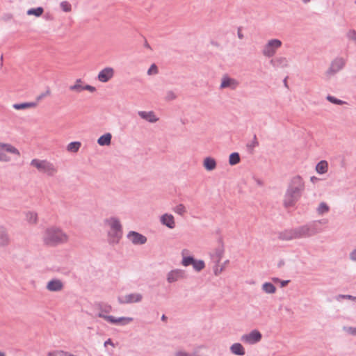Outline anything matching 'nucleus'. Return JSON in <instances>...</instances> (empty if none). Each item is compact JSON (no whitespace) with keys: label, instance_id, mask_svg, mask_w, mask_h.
Masks as SVG:
<instances>
[{"label":"nucleus","instance_id":"nucleus-60","mask_svg":"<svg viewBox=\"0 0 356 356\" xmlns=\"http://www.w3.org/2000/svg\"><path fill=\"white\" fill-rule=\"evenodd\" d=\"M284 265V261L283 260H280L277 264L278 267L280 268L282 267V266Z\"/></svg>","mask_w":356,"mask_h":356},{"label":"nucleus","instance_id":"nucleus-33","mask_svg":"<svg viewBox=\"0 0 356 356\" xmlns=\"http://www.w3.org/2000/svg\"><path fill=\"white\" fill-rule=\"evenodd\" d=\"M262 289L266 293H274L276 291L275 286L270 282H265L262 285Z\"/></svg>","mask_w":356,"mask_h":356},{"label":"nucleus","instance_id":"nucleus-11","mask_svg":"<svg viewBox=\"0 0 356 356\" xmlns=\"http://www.w3.org/2000/svg\"><path fill=\"white\" fill-rule=\"evenodd\" d=\"M186 278V274L184 270L181 269H175L170 271L167 275V281L169 283H172L178 281L179 280H182Z\"/></svg>","mask_w":356,"mask_h":356},{"label":"nucleus","instance_id":"nucleus-43","mask_svg":"<svg viewBox=\"0 0 356 356\" xmlns=\"http://www.w3.org/2000/svg\"><path fill=\"white\" fill-rule=\"evenodd\" d=\"M259 145V142L257 141V136L254 134L253 136L252 141L247 145V147L250 149H253L255 147Z\"/></svg>","mask_w":356,"mask_h":356},{"label":"nucleus","instance_id":"nucleus-32","mask_svg":"<svg viewBox=\"0 0 356 356\" xmlns=\"http://www.w3.org/2000/svg\"><path fill=\"white\" fill-rule=\"evenodd\" d=\"M241 161L240 155L238 152H233L229 156V163L231 165L238 164Z\"/></svg>","mask_w":356,"mask_h":356},{"label":"nucleus","instance_id":"nucleus-38","mask_svg":"<svg viewBox=\"0 0 356 356\" xmlns=\"http://www.w3.org/2000/svg\"><path fill=\"white\" fill-rule=\"evenodd\" d=\"M326 99L330 102L337 104V105H343V104H346L345 102H343L341 99H337L336 97L331 96L330 95L327 96Z\"/></svg>","mask_w":356,"mask_h":356},{"label":"nucleus","instance_id":"nucleus-10","mask_svg":"<svg viewBox=\"0 0 356 356\" xmlns=\"http://www.w3.org/2000/svg\"><path fill=\"white\" fill-rule=\"evenodd\" d=\"M127 238L134 245H143L147 241L145 236L135 231H130L127 234Z\"/></svg>","mask_w":356,"mask_h":356},{"label":"nucleus","instance_id":"nucleus-39","mask_svg":"<svg viewBox=\"0 0 356 356\" xmlns=\"http://www.w3.org/2000/svg\"><path fill=\"white\" fill-rule=\"evenodd\" d=\"M26 220L30 223H36L37 222V213L34 212H28L26 213Z\"/></svg>","mask_w":356,"mask_h":356},{"label":"nucleus","instance_id":"nucleus-27","mask_svg":"<svg viewBox=\"0 0 356 356\" xmlns=\"http://www.w3.org/2000/svg\"><path fill=\"white\" fill-rule=\"evenodd\" d=\"M327 169H328V163L325 160L321 161L316 165V172L321 175L325 174V172H327Z\"/></svg>","mask_w":356,"mask_h":356},{"label":"nucleus","instance_id":"nucleus-56","mask_svg":"<svg viewBox=\"0 0 356 356\" xmlns=\"http://www.w3.org/2000/svg\"><path fill=\"white\" fill-rule=\"evenodd\" d=\"M57 356H65V351L63 350H56Z\"/></svg>","mask_w":356,"mask_h":356},{"label":"nucleus","instance_id":"nucleus-30","mask_svg":"<svg viewBox=\"0 0 356 356\" xmlns=\"http://www.w3.org/2000/svg\"><path fill=\"white\" fill-rule=\"evenodd\" d=\"M82 80L81 79H78L76 80L75 84L70 86V90L72 91H74L76 92H81L83 90V86H82Z\"/></svg>","mask_w":356,"mask_h":356},{"label":"nucleus","instance_id":"nucleus-57","mask_svg":"<svg viewBox=\"0 0 356 356\" xmlns=\"http://www.w3.org/2000/svg\"><path fill=\"white\" fill-rule=\"evenodd\" d=\"M310 180L312 182L315 183L316 181L319 180V179L313 176L310 178Z\"/></svg>","mask_w":356,"mask_h":356},{"label":"nucleus","instance_id":"nucleus-21","mask_svg":"<svg viewBox=\"0 0 356 356\" xmlns=\"http://www.w3.org/2000/svg\"><path fill=\"white\" fill-rule=\"evenodd\" d=\"M108 236V243L110 244H118L122 236V232L109 231Z\"/></svg>","mask_w":356,"mask_h":356},{"label":"nucleus","instance_id":"nucleus-58","mask_svg":"<svg viewBox=\"0 0 356 356\" xmlns=\"http://www.w3.org/2000/svg\"><path fill=\"white\" fill-rule=\"evenodd\" d=\"M255 181L259 186H263V181L259 179H255Z\"/></svg>","mask_w":356,"mask_h":356},{"label":"nucleus","instance_id":"nucleus-44","mask_svg":"<svg viewBox=\"0 0 356 356\" xmlns=\"http://www.w3.org/2000/svg\"><path fill=\"white\" fill-rule=\"evenodd\" d=\"M337 300H340L341 299H348V300H356V297L353 296L351 295H343L339 294L336 297Z\"/></svg>","mask_w":356,"mask_h":356},{"label":"nucleus","instance_id":"nucleus-61","mask_svg":"<svg viewBox=\"0 0 356 356\" xmlns=\"http://www.w3.org/2000/svg\"><path fill=\"white\" fill-rule=\"evenodd\" d=\"M316 222H317L318 225V224L325 223V220H321L316 221Z\"/></svg>","mask_w":356,"mask_h":356},{"label":"nucleus","instance_id":"nucleus-26","mask_svg":"<svg viewBox=\"0 0 356 356\" xmlns=\"http://www.w3.org/2000/svg\"><path fill=\"white\" fill-rule=\"evenodd\" d=\"M111 138L112 135L110 133H106L98 138L97 143L101 146L109 145L111 143Z\"/></svg>","mask_w":356,"mask_h":356},{"label":"nucleus","instance_id":"nucleus-25","mask_svg":"<svg viewBox=\"0 0 356 356\" xmlns=\"http://www.w3.org/2000/svg\"><path fill=\"white\" fill-rule=\"evenodd\" d=\"M224 251L225 250H224V247H223L222 244H221V245H220L219 247L216 248L215 253L213 254V255H212V259L216 264H219V263L223 256Z\"/></svg>","mask_w":356,"mask_h":356},{"label":"nucleus","instance_id":"nucleus-35","mask_svg":"<svg viewBox=\"0 0 356 356\" xmlns=\"http://www.w3.org/2000/svg\"><path fill=\"white\" fill-rule=\"evenodd\" d=\"M172 211L180 216H183L186 212V207L183 204L177 205L172 209Z\"/></svg>","mask_w":356,"mask_h":356},{"label":"nucleus","instance_id":"nucleus-53","mask_svg":"<svg viewBox=\"0 0 356 356\" xmlns=\"http://www.w3.org/2000/svg\"><path fill=\"white\" fill-rule=\"evenodd\" d=\"M289 282H290L289 280H282V281L280 280L281 287L286 286L289 284Z\"/></svg>","mask_w":356,"mask_h":356},{"label":"nucleus","instance_id":"nucleus-2","mask_svg":"<svg viewBox=\"0 0 356 356\" xmlns=\"http://www.w3.org/2000/svg\"><path fill=\"white\" fill-rule=\"evenodd\" d=\"M68 241V236L57 227H50L46 229L43 241L44 244L49 246H56L58 244L65 243Z\"/></svg>","mask_w":356,"mask_h":356},{"label":"nucleus","instance_id":"nucleus-12","mask_svg":"<svg viewBox=\"0 0 356 356\" xmlns=\"http://www.w3.org/2000/svg\"><path fill=\"white\" fill-rule=\"evenodd\" d=\"M238 86L239 82L237 80L225 75L222 78L220 88H230L231 90H235Z\"/></svg>","mask_w":356,"mask_h":356},{"label":"nucleus","instance_id":"nucleus-6","mask_svg":"<svg viewBox=\"0 0 356 356\" xmlns=\"http://www.w3.org/2000/svg\"><path fill=\"white\" fill-rule=\"evenodd\" d=\"M282 46V42L278 39H272L264 47L262 53L265 56L272 57L276 50Z\"/></svg>","mask_w":356,"mask_h":356},{"label":"nucleus","instance_id":"nucleus-63","mask_svg":"<svg viewBox=\"0 0 356 356\" xmlns=\"http://www.w3.org/2000/svg\"><path fill=\"white\" fill-rule=\"evenodd\" d=\"M161 320L165 321L167 320V317L165 314H163L162 316H161Z\"/></svg>","mask_w":356,"mask_h":356},{"label":"nucleus","instance_id":"nucleus-64","mask_svg":"<svg viewBox=\"0 0 356 356\" xmlns=\"http://www.w3.org/2000/svg\"><path fill=\"white\" fill-rule=\"evenodd\" d=\"M286 79H287V77H286V78L284 79L283 82H284V86L287 88V87H288V85H287V81H286Z\"/></svg>","mask_w":356,"mask_h":356},{"label":"nucleus","instance_id":"nucleus-42","mask_svg":"<svg viewBox=\"0 0 356 356\" xmlns=\"http://www.w3.org/2000/svg\"><path fill=\"white\" fill-rule=\"evenodd\" d=\"M158 72H159L158 67L156 65V64H154V63L152 64L147 70L148 75L156 74H158Z\"/></svg>","mask_w":356,"mask_h":356},{"label":"nucleus","instance_id":"nucleus-34","mask_svg":"<svg viewBox=\"0 0 356 356\" xmlns=\"http://www.w3.org/2000/svg\"><path fill=\"white\" fill-rule=\"evenodd\" d=\"M193 267L195 270L200 272L205 268V264L203 260H197L195 259V261L193 264Z\"/></svg>","mask_w":356,"mask_h":356},{"label":"nucleus","instance_id":"nucleus-4","mask_svg":"<svg viewBox=\"0 0 356 356\" xmlns=\"http://www.w3.org/2000/svg\"><path fill=\"white\" fill-rule=\"evenodd\" d=\"M32 166L35 167L40 172H45L49 176H54L57 172L54 165L47 160L33 159L31 162Z\"/></svg>","mask_w":356,"mask_h":356},{"label":"nucleus","instance_id":"nucleus-15","mask_svg":"<svg viewBox=\"0 0 356 356\" xmlns=\"http://www.w3.org/2000/svg\"><path fill=\"white\" fill-rule=\"evenodd\" d=\"M63 282L59 279H52L48 282L46 289L51 292H58L63 289Z\"/></svg>","mask_w":356,"mask_h":356},{"label":"nucleus","instance_id":"nucleus-36","mask_svg":"<svg viewBox=\"0 0 356 356\" xmlns=\"http://www.w3.org/2000/svg\"><path fill=\"white\" fill-rule=\"evenodd\" d=\"M329 206L325 202H321L318 207L317 208V212L318 214H323L329 211Z\"/></svg>","mask_w":356,"mask_h":356},{"label":"nucleus","instance_id":"nucleus-37","mask_svg":"<svg viewBox=\"0 0 356 356\" xmlns=\"http://www.w3.org/2000/svg\"><path fill=\"white\" fill-rule=\"evenodd\" d=\"M194 261L195 258L193 256L183 257L181 264L184 266H188L190 265H193Z\"/></svg>","mask_w":356,"mask_h":356},{"label":"nucleus","instance_id":"nucleus-28","mask_svg":"<svg viewBox=\"0 0 356 356\" xmlns=\"http://www.w3.org/2000/svg\"><path fill=\"white\" fill-rule=\"evenodd\" d=\"M37 106V102H24L13 104V108L16 110H24L29 108H33Z\"/></svg>","mask_w":356,"mask_h":356},{"label":"nucleus","instance_id":"nucleus-24","mask_svg":"<svg viewBox=\"0 0 356 356\" xmlns=\"http://www.w3.org/2000/svg\"><path fill=\"white\" fill-rule=\"evenodd\" d=\"M217 165L216 160L212 157H206L203 161L204 168L208 171H212L216 169Z\"/></svg>","mask_w":356,"mask_h":356},{"label":"nucleus","instance_id":"nucleus-46","mask_svg":"<svg viewBox=\"0 0 356 356\" xmlns=\"http://www.w3.org/2000/svg\"><path fill=\"white\" fill-rule=\"evenodd\" d=\"M224 270V266H219V264H216V266L213 268V273L215 275H219Z\"/></svg>","mask_w":356,"mask_h":356},{"label":"nucleus","instance_id":"nucleus-52","mask_svg":"<svg viewBox=\"0 0 356 356\" xmlns=\"http://www.w3.org/2000/svg\"><path fill=\"white\" fill-rule=\"evenodd\" d=\"M350 259L354 261H356V248L354 249L350 253Z\"/></svg>","mask_w":356,"mask_h":356},{"label":"nucleus","instance_id":"nucleus-16","mask_svg":"<svg viewBox=\"0 0 356 356\" xmlns=\"http://www.w3.org/2000/svg\"><path fill=\"white\" fill-rule=\"evenodd\" d=\"M160 222L163 225L166 226L169 229L175 227V218L172 214L165 213L160 217Z\"/></svg>","mask_w":356,"mask_h":356},{"label":"nucleus","instance_id":"nucleus-51","mask_svg":"<svg viewBox=\"0 0 356 356\" xmlns=\"http://www.w3.org/2000/svg\"><path fill=\"white\" fill-rule=\"evenodd\" d=\"M88 90L91 92H93L96 90V88L94 87V86H92L90 85H85L83 86V90Z\"/></svg>","mask_w":356,"mask_h":356},{"label":"nucleus","instance_id":"nucleus-13","mask_svg":"<svg viewBox=\"0 0 356 356\" xmlns=\"http://www.w3.org/2000/svg\"><path fill=\"white\" fill-rule=\"evenodd\" d=\"M143 296L140 293H130L125 295L122 298H118V301L121 304H130L139 302L142 300Z\"/></svg>","mask_w":356,"mask_h":356},{"label":"nucleus","instance_id":"nucleus-48","mask_svg":"<svg viewBox=\"0 0 356 356\" xmlns=\"http://www.w3.org/2000/svg\"><path fill=\"white\" fill-rule=\"evenodd\" d=\"M49 94H50V90L49 89H47L44 92H42V94H40V95H38L36 97V102H37V103L39 102L44 97H45L46 96L49 95Z\"/></svg>","mask_w":356,"mask_h":356},{"label":"nucleus","instance_id":"nucleus-17","mask_svg":"<svg viewBox=\"0 0 356 356\" xmlns=\"http://www.w3.org/2000/svg\"><path fill=\"white\" fill-rule=\"evenodd\" d=\"M270 63L275 68H284L289 65L288 60L285 57H276L270 60Z\"/></svg>","mask_w":356,"mask_h":356},{"label":"nucleus","instance_id":"nucleus-45","mask_svg":"<svg viewBox=\"0 0 356 356\" xmlns=\"http://www.w3.org/2000/svg\"><path fill=\"white\" fill-rule=\"evenodd\" d=\"M347 37L349 40H353L356 42V31L351 29L347 33Z\"/></svg>","mask_w":356,"mask_h":356},{"label":"nucleus","instance_id":"nucleus-3","mask_svg":"<svg viewBox=\"0 0 356 356\" xmlns=\"http://www.w3.org/2000/svg\"><path fill=\"white\" fill-rule=\"evenodd\" d=\"M296 239L309 238L321 232L316 222H311L306 225L294 228Z\"/></svg>","mask_w":356,"mask_h":356},{"label":"nucleus","instance_id":"nucleus-22","mask_svg":"<svg viewBox=\"0 0 356 356\" xmlns=\"http://www.w3.org/2000/svg\"><path fill=\"white\" fill-rule=\"evenodd\" d=\"M230 351L232 354L238 356H243L245 354L244 347L240 343H234L230 346Z\"/></svg>","mask_w":356,"mask_h":356},{"label":"nucleus","instance_id":"nucleus-5","mask_svg":"<svg viewBox=\"0 0 356 356\" xmlns=\"http://www.w3.org/2000/svg\"><path fill=\"white\" fill-rule=\"evenodd\" d=\"M346 61L343 58H336L331 62L330 67L325 72V75L329 78L334 76L344 67Z\"/></svg>","mask_w":356,"mask_h":356},{"label":"nucleus","instance_id":"nucleus-31","mask_svg":"<svg viewBox=\"0 0 356 356\" xmlns=\"http://www.w3.org/2000/svg\"><path fill=\"white\" fill-rule=\"evenodd\" d=\"M44 13V9L42 7H37L30 8L27 10L28 15H35V17H40Z\"/></svg>","mask_w":356,"mask_h":356},{"label":"nucleus","instance_id":"nucleus-59","mask_svg":"<svg viewBox=\"0 0 356 356\" xmlns=\"http://www.w3.org/2000/svg\"><path fill=\"white\" fill-rule=\"evenodd\" d=\"M47 356H57V355H56V351L49 352V353L47 354Z\"/></svg>","mask_w":356,"mask_h":356},{"label":"nucleus","instance_id":"nucleus-18","mask_svg":"<svg viewBox=\"0 0 356 356\" xmlns=\"http://www.w3.org/2000/svg\"><path fill=\"white\" fill-rule=\"evenodd\" d=\"M111 227V231L122 232V227L118 218L112 217L105 220Z\"/></svg>","mask_w":356,"mask_h":356},{"label":"nucleus","instance_id":"nucleus-50","mask_svg":"<svg viewBox=\"0 0 356 356\" xmlns=\"http://www.w3.org/2000/svg\"><path fill=\"white\" fill-rule=\"evenodd\" d=\"M346 330L350 334L356 336V327H348Z\"/></svg>","mask_w":356,"mask_h":356},{"label":"nucleus","instance_id":"nucleus-9","mask_svg":"<svg viewBox=\"0 0 356 356\" xmlns=\"http://www.w3.org/2000/svg\"><path fill=\"white\" fill-rule=\"evenodd\" d=\"M262 334L257 330H253L250 333L241 336V340L248 344H255L261 340Z\"/></svg>","mask_w":356,"mask_h":356},{"label":"nucleus","instance_id":"nucleus-1","mask_svg":"<svg viewBox=\"0 0 356 356\" xmlns=\"http://www.w3.org/2000/svg\"><path fill=\"white\" fill-rule=\"evenodd\" d=\"M305 191V182L300 175L292 177L289 183L284 195L283 204L284 207H293L301 197Z\"/></svg>","mask_w":356,"mask_h":356},{"label":"nucleus","instance_id":"nucleus-41","mask_svg":"<svg viewBox=\"0 0 356 356\" xmlns=\"http://www.w3.org/2000/svg\"><path fill=\"white\" fill-rule=\"evenodd\" d=\"M60 6L61 8V9L64 11V12H70L71 10H72V6L71 4L68 2V1H62L60 3Z\"/></svg>","mask_w":356,"mask_h":356},{"label":"nucleus","instance_id":"nucleus-55","mask_svg":"<svg viewBox=\"0 0 356 356\" xmlns=\"http://www.w3.org/2000/svg\"><path fill=\"white\" fill-rule=\"evenodd\" d=\"M237 35H238V37L239 39H243V34L241 33V28H238V33H237Z\"/></svg>","mask_w":356,"mask_h":356},{"label":"nucleus","instance_id":"nucleus-7","mask_svg":"<svg viewBox=\"0 0 356 356\" xmlns=\"http://www.w3.org/2000/svg\"><path fill=\"white\" fill-rule=\"evenodd\" d=\"M3 151L10 152L13 154L19 156V150L8 143H0V161L8 162L10 161V157L3 153Z\"/></svg>","mask_w":356,"mask_h":356},{"label":"nucleus","instance_id":"nucleus-8","mask_svg":"<svg viewBox=\"0 0 356 356\" xmlns=\"http://www.w3.org/2000/svg\"><path fill=\"white\" fill-rule=\"evenodd\" d=\"M97 316L99 317V318H104V320H106V321L109 322L110 323H112V324H120L122 325H127V324L130 323L131 322H132L133 320H134V318H131V317H119V318H115L113 316L105 315V314H103L102 313H99L97 314Z\"/></svg>","mask_w":356,"mask_h":356},{"label":"nucleus","instance_id":"nucleus-54","mask_svg":"<svg viewBox=\"0 0 356 356\" xmlns=\"http://www.w3.org/2000/svg\"><path fill=\"white\" fill-rule=\"evenodd\" d=\"M107 345H111L114 346V343H113L112 340L111 339H108L104 342V346H106Z\"/></svg>","mask_w":356,"mask_h":356},{"label":"nucleus","instance_id":"nucleus-23","mask_svg":"<svg viewBox=\"0 0 356 356\" xmlns=\"http://www.w3.org/2000/svg\"><path fill=\"white\" fill-rule=\"evenodd\" d=\"M10 243L9 236L6 229L1 227H0V247L7 246Z\"/></svg>","mask_w":356,"mask_h":356},{"label":"nucleus","instance_id":"nucleus-62","mask_svg":"<svg viewBox=\"0 0 356 356\" xmlns=\"http://www.w3.org/2000/svg\"><path fill=\"white\" fill-rule=\"evenodd\" d=\"M65 356H76V355H72V354L69 353L67 352H65Z\"/></svg>","mask_w":356,"mask_h":356},{"label":"nucleus","instance_id":"nucleus-29","mask_svg":"<svg viewBox=\"0 0 356 356\" xmlns=\"http://www.w3.org/2000/svg\"><path fill=\"white\" fill-rule=\"evenodd\" d=\"M81 146V143L79 141L71 142L67 145V150L70 152H77Z\"/></svg>","mask_w":356,"mask_h":356},{"label":"nucleus","instance_id":"nucleus-14","mask_svg":"<svg viewBox=\"0 0 356 356\" xmlns=\"http://www.w3.org/2000/svg\"><path fill=\"white\" fill-rule=\"evenodd\" d=\"M114 76V70L111 67H107L101 70L98 74V80L102 83L108 82Z\"/></svg>","mask_w":356,"mask_h":356},{"label":"nucleus","instance_id":"nucleus-47","mask_svg":"<svg viewBox=\"0 0 356 356\" xmlns=\"http://www.w3.org/2000/svg\"><path fill=\"white\" fill-rule=\"evenodd\" d=\"M176 97H177V96H176V95L175 94V92L173 91L168 90L166 92L165 99L167 101L173 100V99H176Z\"/></svg>","mask_w":356,"mask_h":356},{"label":"nucleus","instance_id":"nucleus-49","mask_svg":"<svg viewBox=\"0 0 356 356\" xmlns=\"http://www.w3.org/2000/svg\"><path fill=\"white\" fill-rule=\"evenodd\" d=\"M175 356H199L196 353L189 354L185 351H178L175 353Z\"/></svg>","mask_w":356,"mask_h":356},{"label":"nucleus","instance_id":"nucleus-19","mask_svg":"<svg viewBox=\"0 0 356 356\" xmlns=\"http://www.w3.org/2000/svg\"><path fill=\"white\" fill-rule=\"evenodd\" d=\"M278 238L282 241L296 239L294 228L286 229L278 234Z\"/></svg>","mask_w":356,"mask_h":356},{"label":"nucleus","instance_id":"nucleus-20","mask_svg":"<svg viewBox=\"0 0 356 356\" xmlns=\"http://www.w3.org/2000/svg\"><path fill=\"white\" fill-rule=\"evenodd\" d=\"M138 115L147 120L149 122L154 123L156 122L159 120V118L156 116L155 113L153 111H138Z\"/></svg>","mask_w":356,"mask_h":356},{"label":"nucleus","instance_id":"nucleus-40","mask_svg":"<svg viewBox=\"0 0 356 356\" xmlns=\"http://www.w3.org/2000/svg\"><path fill=\"white\" fill-rule=\"evenodd\" d=\"M99 308L101 311L99 313H102L103 314H104V313H106V314L109 313L112 309V307L111 305H103V304H99Z\"/></svg>","mask_w":356,"mask_h":356}]
</instances>
